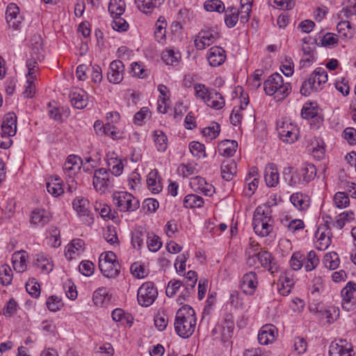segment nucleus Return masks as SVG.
<instances>
[{
  "instance_id": "4468645a",
  "label": "nucleus",
  "mask_w": 356,
  "mask_h": 356,
  "mask_svg": "<svg viewBox=\"0 0 356 356\" xmlns=\"http://www.w3.org/2000/svg\"><path fill=\"white\" fill-rule=\"evenodd\" d=\"M124 65L120 60H115L111 63L109 71L107 73V79L110 83L118 84L123 79Z\"/></svg>"
},
{
  "instance_id": "58836bf2",
  "label": "nucleus",
  "mask_w": 356,
  "mask_h": 356,
  "mask_svg": "<svg viewBox=\"0 0 356 356\" xmlns=\"http://www.w3.org/2000/svg\"><path fill=\"white\" fill-rule=\"evenodd\" d=\"M239 16V11L234 7H228L225 14V23L228 28L234 27L238 20Z\"/></svg>"
},
{
  "instance_id": "ea45409f",
  "label": "nucleus",
  "mask_w": 356,
  "mask_h": 356,
  "mask_svg": "<svg viewBox=\"0 0 356 356\" xmlns=\"http://www.w3.org/2000/svg\"><path fill=\"white\" fill-rule=\"evenodd\" d=\"M147 247L149 251L156 252L160 250L162 246V242L160 238L153 232L146 234Z\"/></svg>"
},
{
  "instance_id": "7ed1b4c3",
  "label": "nucleus",
  "mask_w": 356,
  "mask_h": 356,
  "mask_svg": "<svg viewBox=\"0 0 356 356\" xmlns=\"http://www.w3.org/2000/svg\"><path fill=\"white\" fill-rule=\"evenodd\" d=\"M273 220L269 214V208L265 211L258 207L253 216L252 225L254 232L261 236H268L273 230Z\"/></svg>"
},
{
  "instance_id": "6e6d98bb",
  "label": "nucleus",
  "mask_w": 356,
  "mask_h": 356,
  "mask_svg": "<svg viewBox=\"0 0 356 356\" xmlns=\"http://www.w3.org/2000/svg\"><path fill=\"white\" fill-rule=\"evenodd\" d=\"M356 291V284L349 282L341 290V294L343 300H356L354 298V293Z\"/></svg>"
},
{
  "instance_id": "9b49d317",
  "label": "nucleus",
  "mask_w": 356,
  "mask_h": 356,
  "mask_svg": "<svg viewBox=\"0 0 356 356\" xmlns=\"http://www.w3.org/2000/svg\"><path fill=\"white\" fill-rule=\"evenodd\" d=\"M332 232L327 223L320 225L315 232L316 248L319 250H326L331 244Z\"/></svg>"
},
{
  "instance_id": "c03bdc74",
  "label": "nucleus",
  "mask_w": 356,
  "mask_h": 356,
  "mask_svg": "<svg viewBox=\"0 0 356 356\" xmlns=\"http://www.w3.org/2000/svg\"><path fill=\"white\" fill-rule=\"evenodd\" d=\"M302 176V181L309 183L316 175V167L313 164H305L300 170Z\"/></svg>"
},
{
  "instance_id": "ddd939ff",
  "label": "nucleus",
  "mask_w": 356,
  "mask_h": 356,
  "mask_svg": "<svg viewBox=\"0 0 356 356\" xmlns=\"http://www.w3.org/2000/svg\"><path fill=\"white\" fill-rule=\"evenodd\" d=\"M257 285V275L256 273L253 271L245 273L241 281V289L246 295H253L256 291Z\"/></svg>"
},
{
  "instance_id": "6e6552de",
  "label": "nucleus",
  "mask_w": 356,
  "mask_h": 356,
  "mask_svg": "<svg viewBox=\"0 0 356 356\" xmlns=\"http://www.w3.org/2000/svg\"><path fill=\"white\" fill-rule=\"evenodd\" d=\"M31 58L29 59L26 62V67H28V64L31 63L34 65H36L35 70H38V63L41 62L44 60V51L42 48V39L39 35H34L31 38Z\"/></svg>"
},
{
  "instance_id": "393cba45",
  "label": "nucleus",
  "mask_w": 356,
  "mask_h": 356,
  "mask_svg": "<svg viewBox=\"0 0 356 356\" xmlns=\"http://www.w3.org/2000/svg\"><path fill=\"white\" fill-rule=\"evenodd\" d=\"M81 164H83V161L79 156L73 154L70 155L64 163L63 170L71 177L77 170L80 169Z\"/></svg>"
},
{
  "instance_id": "5701e85b",
  "label": "nucleus",
  "mask_w": 356,
  "mask_h": 356,
  "mask_svg": "<svg viewBox=\"0 0 356 356\" xmlns=\"http://www.w3.org/2000/svg\"><path fill=\"white\" fill-rule=\"evenodd\" d=\"M50 220V213L44 209H36L32 211L31 223L35 226L44 227Z\"/></svg>"
},
{
  "instance_id": "b1692460",
  "label": "nucleus",
  "mask_w": 356,
  "mask_h": 356,
  "mask_svg": "<svg viewBox=\"0 0 356 356\" xmlns=\"http://www.w3.org/2000/svg\"><path fill=\"white\" fill-rule=\"evenodd\" d=\"M264 179L268 187H275L279 182V172L274 163H268L265 168Z\"/></svg>"
},
{
  "instance_id": "f257e3e1",
  "label": "nucleus",
  "mask_w": 356,
  "mask_h": 356,
  "mask_svg": "<svg viewBox=\"0 0 356 356\" xmlns=\"http://www.w3.org/2000/svg\"><path fill=\"white\" fill-rule=\"evenodd\" d=\"M175 330L181 338L187 339L194 332L196 326V317L194 309L189 305L182 306L176 313Z\"/></svg>"
},
{
  "instance_id": "f704fd0d",
  "label": "nucleus",
  "mask_w": 356,
  "mask_h": 356,
  "mask_svg": "<svg viewBox=\"0 0 356 356\" xmlns=\"http://www.w3.org/2000/svg\"><path fill=\"white\" fill-rule=\"evenodd\" d=\"M145 231L142 227H136L131 232V245L140 250L143 246Z\"/></svg>"
},
{
  "instance_id": "0eeeda50",
  "label": "nucleus",
  "mask_w": 356,
  "mask_h": 356,
  "mask_svg": "<svg viewBox=\"0 0 356 356\" xmlns=\"http://www.w3.org/2000/svg\"><path fill=\"white\" fill-rule=\"evenodd\" d=\"M72 207L84 224L90 225L93 223V216L90 209L89 201L86 198L76 197L72 202Z\"/></svg>"
},
{
  "instance_id": "20e7f679",
  "label": "nucleus",
  "mask_w": 356,
  "mask_h": 356,
  "mask_svg": "<svg viewBox=\"0 0 356 356\" xmlns=\"http://www.w3.org/2000/svg\"><path fill=\"white\" fill-rule=\"evenodd\" d=\"M113 201L116 207L122 212L134 211L139 208V201L131 193L118 191L113 194Z\"/></svg>"
},
{
  "instance_id": "bf43d9fd",
  "label": "nucleus",
  "mask_w": 356,
  "mask_h": 356,
  "mask_svg": "<svg viewBox=\"0 0 356 356\" xmlns=\"http://www.w3.org/2000/svg\"><path fill=\"white\" fill-rule=\"evenodd\" d=\"M113 20L111 24L112 28L118 32L126 31L129 28V24L121 17V15L112 16Z\"/></svg>"
},
{
  "instance_id": "a19ab883",
  "label": "nucleus",
  "mask_w": 356,
  "mask_h": 356,
  "mask_svg": "<svg viewBox=\"0 0 356 356\" xmlns=\"http://www.w3.org/2000/svg\"><path fill=\"white\" fill-rule=\"evenodd\" d=\"M126 3L124 0H111L108 11L111 16L122 15L125 11Z\"/></svg>"
},
{
  "instance_id": "e2e57ef3",
  "label": "nucleus",
  "mask_w": 356,
  "mask_h": 356,
  "mask_svg": "<svg viewBox=\"0 0 356 356\" xmlns=\"http://www.w3.org/2000/svg\"><path fill=\"white\" fill-rule=\"evenodd\" d=\"M241 10H238L240 15V21L241 23H246L250 18L252 4L249 1L243 3V0L241 1Z\"/></svg>"
},
{
  "instance_id": "052dcab7",
  "label": "nucleus",
  "mask_w": 356,
  "mask_h": 356,
  "mask_svg": "<svg viewBox=\"0 0 356 356\" xmlns=\"http://www.w3.org/2000/svg\"><path fill=\"white\" fill-rule=\"evenodd\" d=\"M305 259V257L302 253L300 252H294L290 260L291 268L294 270H300L304 265Z\"/></svg>"
},
{
  "instance_id": "3c124183",
  "label": "nucleus",
  "mask_w": 356,
  "mask_h": 356,
  "mask_svg": "<svg viewBox=\"0 0 356 356\" xmlns=\"http://www.w3.org/2000/svg\"><path fill=\"white\" fill-rule=\"evenodd\" d=\"M204 8L208 12L223 13L225 10L224 3L220 0H207L204 3Z\"/></svg>"
},
{
  "instance_id": "13d9d810",
  "label": "nucleus",
  "mask_w": 356,
  "mask_h": 356,
  "mask_svg": "<svg viewBox=\"0 0 356 356\" xmlns=\"http://www.w3.org/2000/svg\"><path fill=\"white\" fill-rule=\"evenodd\" d=\"M334 202L337 207L343 209L349 205L350 198L347 193L337 192L334 196Z\"/></svg>"
},
{
  "instance_id": "dca6fc26",
  "label": "nucleus",
  "mask_w": 356,
  "mask_h": 356,
  "mask_svg": "<svg viewBox=\"0 0 356 356\" xmlns=\"http://www.w3.org/2000/svg\"><path fill=\"white\" fill-rule=\"evenodd\" d=\"M261 266L266 268L271 274L278 270V266L271 253L268 251H261L255 254Z\"/></svg>"
},
{
  "instance_id": "6ab92c4d",
  "label": "nucleus",
  "mask_w": 356,
  "mask_h": 356,
  "mask_svg": "<svg viewBox=\"0 0 356 356\" xmlns=\"http://www.w3.org/2000/svg\"><path fill=\"white\" fill-rule=\"evenodd\" d=\"M36 65L29 63L28 64V74H26L27 81L26 85L25 86V90L23 92L24 97L27 98H31L34 96L35 87L34 81L37 79L35 72Z\"/></svg>"
},
{
  "instance_id": "338daca9",
  "label": "nucleus",
  "mask_w": 356,
  "mask_h": 356,
  "mask_svg": "<svg viewBox=\"0 0 356 356\" xmlns=\"http://www.w3.org/2000/svg\"><path fill=\"white\" fill-rule=\"evenodd\" d=\"M194 90L195 95L204 100L205 103H207V99L209 98V95H210L211 90L208 89L205 85L200 83L195 84L194 86Z\"/></svg>"
},
{
  "instance_id": "49530a36",
  "label": "nucleus",
  "mask_w": 356,
  "mask_h": 356,
  "mask_svg": "<svg viewBox=\"0 0 356 356\" xmlns=\"http://www.w3.org/2000/svg\"><path fill=\"white\" fill-rule=\"evenodd\" d=\"M154 143L159 152H164L167 149V136L161 130H156L154 132Z\"/></svg>"
},
{
  "instance_id": "79ce46f5",
  "label": "nucleus",
  "mask_w": 356,
  "mask_h": 356,
  "mask_svg": "<svg viewBox=\"0 0 356 356\" xmlns=\"http://www.w3.org/2000/svg\"><path fill=\"white\" fill-rule=\"evenodd\" d=\"M203 204V198L196 194H189L184 197V205L186 208H200Z\"/></svg>"
},
{
  "instance_id": "603ef678",
  "label": "nucleus",
  "mask_w": 356,
  "mask_h": 356,
  "mask_svg": "<svg viewBox=\"0 0 356 356\" xmlns=\"http://www.w3.org/2000/svg\"><path fill=\"white\" fill-rule=\"evenodd\" d=\"M59 180L60 179L58 178H56L54 180H51L47 182V191L55 197L59 196L64 192Z\"/></svg>"
},
{
  "instance_id": "2f4dec72",
  "label": "nucleus",
  "mask_w": 356,
  "mask_h": 356,
  "mask_svg": "<svg viewBox=\"0 0 356 356\" xmlns=\"http://www.w3.org/2000/svg\"><path fill=\"white\" fill-rule=\"evenodd\" d=\"M322 89L319 85H316L315 75L312 73L309 79L305 81L300 88V92L304 96H308L312 92H316Z\"/></svg>"
},
{
  "instance_id": "774afa93",
  "label": "nucleus",
  "mask_w": 356,
  "mask_h": 356,
  "mask_svg": "<svg viewBox=\"0 0 356 356\" xmlns=\"http://www.w3.org/2000/svg\"><path fill=\"white\" fill-rule=\"evenodd\" d=\"M168 316L164 314H160L159 313L155 317H154V325L156 327L159 331L164 330L168 325Z\"/></svg>"
},
{
  "instance_id": "7c9ffc66",
  "label": "nucleus",
  "mask_w": 356,
  "mask_h": 356,
  "mask_svg": "<svg viewBox=\"0 0 356 356\" xmlns=\"http://www.w3.org/2000/svg\"><path fill=\"white\" fill-rule=\"evenodd\" d=\"M236 163L233 160L223 161L221 165L222 177L225 181H230L236 175Z\"/></svg>"
},
{
  "instance_id": "72a5a7b5",
  "label": "nucleus",
  "mask_w": 356,
  "mask_h": 356,
  "mask_svg": "<svg viewBox=\"0 0 356 356\" xmlns=\"http://www.w3.org/2000/svg\"><path fill=\"white\" fill-rule=\"evenodd\" d=\"M284 179L291 186L300 184L302 179L300 174L292 167L285 168L283 172Z\"/></svg>"
},
{
  "instance_id": "c9c22d12",
  "label": "nucleus",
  "mask_w": 356,
  "mask_h": 356,
  "mask_svg": "<svg viewBox=\"0 0 356 356\" xmlns=\"http://www.w3.org/2000/svg\"><path fill=\"white\" fill-rule=\"evenodd\" d=\"M238 146L237 142L235 140H225L219 145V151L221 155L226 157L232 156L236 152Z\"/></svg>"
},
{
  "instance_id": "69168bd1",
  "label": "nucleus",
  "mask_w": 356,
  "mask_h": 356,
  "mask_svg": "<svg viewBox=\"0 0 356 356\" xmlns=\"http://www.w3.org/2000/svg\"><path fill=\"white\" fill-rule=\"evenodd\" d=\"M27 292L33 297L37 298L40 294V284L35 281V279H30L26 284Z\"/></svg>"
},
{
  "instance_id": "4be33fe9",
  "label": "nucleus",
  "mask_w": 356,
  "mask_h": 356,
  "mask_svg": "<svg viewBox=\"0 0 356 356\" xmlns=\"http://www.w3.org/2000/svg\"><path fill=\"white\" fill-rule=\"evenodd\" d=\"M1 131L3 137L4 135L13 136L17 131V116L14 113H8L6 115L2 124Z\"/></svg>"
},
{
  "instance_id": "473e14b6",
  "label": "nucleus",
  "mask_w": 356,
  "mask_h": 356,
  "mask_svg": "<svg viewBox=\"0 0 356 356\" xmlns=\"http://www.w3.org/2000/svg\"><path fill=\"white\" fill-rule=\"evenodd\" d=\"M206 104L214 109L219 110L224 106L225 99L221 94L211 89Z\"/></svg>"
},
{
  "instance_id": "bb28decb",
  "label": "nucleus",
  "mask_w": 356,
  "mask_h": 356,
  "mask_svg": "<svg viewBox=\"0 0 356 356\" xmlns=\"http://www.w3.org/2000/svg\"><path fill=\"white\" fill-rule=\"evenodd\" d=\"M27 258V253L24 250L15 252L13 254L12 262L15 271L23 273L26 270Z\"/></svg>"
},
{
  "instance_id": "09e8293b",
  "label": "nucleus",
  "mask_w": 356,
  "mask_h": 356,
  "mask_svg": "<svg viewBox=\"0 0 356 356\" xmlns=\"http://www.w3.org/2000/svg\"><path fill=\"white\" fill-rule=\"evenodd\" d=\"M345 7L340 11L339 15L342 17L349 18L353 15L356 16V0H345Z\"/></svg>"
},
{
  "instance_id": "864d4df0",
  "label": "nucleus",
  "mask_w": 356,
  "mask_h": 356,
  "mask_svg": "<svg viewBox=\"0 0 356 356\" xmlns=\"http://www.w3.org/2000/svg\"><path fill=\"white\" fill-rule=\"evenodd\" d=\"M318 263L319 259H318L315 251L311 250L307 253L304 261L305 268L307 271H311L318 266Z\"/></svg>"
},
{
  "instance_id": "f3484780",
  "label": "nucleus",
  "mask_w": 356,
  "mask_h": 356,
  "mask_svg": "<svg viewBox=\"0 0 356 356\" xmlns=\"http://www.w3.org/2000/svg\"><path fill=\"white\" fill-rule=\"evenodd\" d=\"M226 59L225 51L220 47H211L207 53V60L212 67H218L224 63Z\"/></svg>"
},
{
  "instance_id": "412c9836",
  "label": "nucleus",
  "mask_w": 356,
  "mask_h": 356,
  "mask_svg": "<svg viewBox=\"0 0 356 356\" xmlns=\"http://www.w3.org/2000/svg\"><path fill=\"white\" fill-rule=\"evenodd\" d=\"M19 8L13 3H9L6 8V21L10 26L17 29L22 20V17L19 15Z\"/></svg>"
},
{
  "instance_id": "a878e982",
  "label": "nucleus",
  "mask_w": 356,
  "mask_h": 356,
  "mask_svg": "<svg viewBox=\"0 0 356 356\" xmlns=\"http://www.w3.org/2000/svg\"><path fill=\"white\" fill-rule=\"evenodd\" d=\"M69 98L72 105L77 109H83L88 105V95L85 91H72Z\"/></svg>"
},
{
  "instance_id": "2eb2a0df",
  "label": "nucleus",
  "mask_w": 356,
  "mask_h": 356,
  "mask_svg": "<svg viewBox=\"0 0 356 356\" xmlns=\"http://www.w3.org/2000/svg\"><path fill=\"white\" fill-rule=\"evenodd\" d=\"M190 185L195 191L201 193L207 196H211L215 191L214 187L201 177L197 176L192 178Z\"/></svg>"
},
{
  "instance_id": "de8ad7c7",
  "label": "nucleus",
  "mask_w": 356,
  "mask_h": 356,
  "mask_svg": "<svg viewBox=\"0 0 356 356\" xmlns=\"http://www.w3.org/2000/svg\"><path fill=\"white\" fill-rule=\"evenodd\" d=\"M158 171L156 170H151L147 175V184L149 189L154 193H158L161 191V186L157 183Z\"/></svg>"
},
{
  "instance_id": "680f3d73",
  "label": "nucleus",
  "mask_w": 356,
  "mask_h": 356,
  "mask_svg": "<svg viewBox=\"0 0 356 356\" xmlns=\"http://www.w3.org/2000/svg\"><path fill=\"white\" fill-rule=\"evenodd\" d=\"M180 54L172 49H168L163 52L162 59L167 65H174L178 62Z\"/></svg>"
},
{
  "instance_id": "39448f33",
  "label": "nucleus",
  "mask_w": 356,
  "mask_h": 356,
  "mask_svg": "<svg viewBox=\"0 0 356 356\" xmlns=\"http://www.w3.org/2000/svg\"><path fill=\"white\" fill-rule=\"evenodd\" d=\"M113 177L105 168H99L94 172L92 184L97 191L105 193L106 191L113 188Z\"/></svg>"
},
{
  "instance_id": "f8f14e48",
  "label": "nucleus",
  "mask_w": 356,
  "mask_h": 356,
  "mask_svg": "<svg viewBox=\"0 0 356 356\" xmlns=\"http://www.w3.org/2000/svg\"><path fill=\"white\" fill-rule=\"evenodd\" d=\"M354 350L351 345L346 340L334 341L330 345V356H354Z\"/></svg>"
},
{
  "instance_id": "c85d7f7f",
  "label": "nucleus",
  "mask_w": 356,
  "mask_h": 356,
  "mask_svg": "<svg viewBox=\"0 0 356 356\" xmlns=\"http://www.w3.org/2000/svg\"><path fill=\"white\" fill-rule=\"evenodd\" d=\"M290 201L300 211L306 210L310 204L309 196L302 193H293L290 197Z\"/></svg>"
},
{
  "instance_id": "e433bc0d",
  "label": "nucleus",
  "mask_w": 356,
  "mask_h": 356,
  "mask_svg": "<svg viewBox=\"0 0 356 356\" xmlns=\"http://www.w3.org/2000/svg\"><path fill=\"white\" fill-rule=\"evenodd\" d=\"M84 242L81 239H74L67 245L65 250V256L70 259H72L75 255H78L83 250Z\"/></svg>"
},
{
  "instance_id": "4d7b16f0",
  "label": "nucleus",
  "mask_w": 356,
  "mask_h": 356,
  "mask_svg": "<svg viewBox=\"0 0 356 356\" xmlns=\"http://www.w3.org/2000/svg\"><path fill=\"white\" fill-rule=\"evenodd\" d=\"M220 131V124L213 122L210 126L202 129V134L205 137L209 138L211 140L215 139Z\"/></svg>"
},
{
  "instance_id": "4c0bfd02",
  "label": "nucleus",
  "mask_w": 356,
  "mask_h": 356,
  "mask_svg": "<svg viewBox=\"0 0 356 356\" xmlns=\"http://www.w3.org/2000/svg\"><path fill=\"white\" fill-rule=\"evenodd\" d=\"M35 265L45 273H50L53 270L54 266L50 259L42 253L37 254Z\"/></svg>"
},
{
  "instance_id": "423d86ee",
  "label": "nucleus",
  "mask_w": 356,
  "mask_h": 356,
  "mask_svg": "<svg viewBox=\"0 0 356 356\" xmlns=\"http://www.w3.org/2000/svg\"><path fill=\"white\" fill-rule=\"evenodd\" d=\"M158 296V291L152 282L143 284L138 289L137 300L140 305L149 307L153 304Z\"/></svg>"
},
{
  "instance_id": "f03ea898",
  "label": "nucleus",
  "mask_w": 356,
  "mask_h": 356,
  "mask_svg": "<svg viewBox=\"0 0 356 356\" xmlns=\"http://www.w3.org/2000/svg\"><path fill=\"white\" fill-rule=\"evenodd\" d=\"M264 91L266 95H275L278 100L284 99L291 92L289 83H284L283 77L279 73H274L264 83Z\"/></svg>"
},
{
  "instance_id": "9d476101",
  "label": "nucleus",
  "mask_w": 356,
  "mask_h": 356,
  "mask_svg": "<svg viewBox=\"0 0 356 356\" xmlns=\"http://www.w3.org/2000/svg\"><path fill=\"white\" fill-rule=\"evenodd\" d=\"M218 38L219 34L216 30H202L194 40L195 47L198 50H202L215 42Z\"/></svg>"
},
{
  "instance_id": "aec40b11",
  "label": "nucleus",
  "mask_w": 356,
  "mask_h": 356,
  "mask_svg": "<svg viewBox=\"0 0 356 356\" xmlns=\"http://www.w3.org/2000/svg\"><path fill=\"white\" fill-rule=\"evenodd\" d=\"M277 334L275 326L272 324L264 325L258 334V341L261 345H267L275 340Z\"/></svg>"
},
{
  "instance_id": "8fccbe9b",
  "label": "nucleus",
  "mask_w": 356,
  "mask_h": 356,
  "mask_svg": "<svg viewBox=\"0 0 356 356\" xmlns=\"http://www.w3.org/2000/svg\"><path fill=\"white\" fill-rule=\"evenodd\" d=\"M138 8L145 14L153 12L156 7V0H134Z\"/></svg>"
},
{
  "instance_id": "5fc2aeb1",
  "label": "nucleus",
  "mask_w": 356,
  "mask_h": 356,
  "mask_svg": "<svg viewBox=\"0 0 356 356\" xmlns=\"http://www.w3.org/2000/svg\"><path fill=\"white\" fill-rule=\"evenodd\" d=\"M301 116L307 120L319 118L318 108L316 106H313L312 103L305 104L302 108Z\"/></svg>"
},
{
  "instance_id": "37998d69",
  "label": "nucleus",
  "mask_w": 356,
  "mask_h": 356,
  "mask_svg": "<svg viewBox=\"0 0 356 356\" xmlns=\"http://www.w3.org/2000/svg\"><path fill=\"white\" fill-rule=\"evenodd\" d=\"M323 262L325 266L330 270H334L338 268L340 260L339 255L335 252H327L324 256Z\"/></svg>"
},
{
  "instance_id": "c756f323",
  "label": "nucleus",
  "mask_w": 356,
  "mask_h": 356,
  "mask_svg": "<svg viewBox=\"0 0 356 356\" xmlns=\"http://www.w3.org/2000/svg\"><path fill=\"white\" fill-rule=\"evenodd\" d=\"M107 165L110 168L108 172L111 175L119 176L123 171V163L121 159H119L115 153H112L107 159Z\"/></svg>"
},
{
  "instance_id": "a18cd8bd",
  "label": "nucleus",
  "mask_w": 356,
  "mask_h": 356,
  "mask_svg": "<svg viewBox=\"0 0 356 356\" xmlns=\"http://www.w3.org/2000/svg\"><path fill=\"white\" fill-rule=\"evenodd\" d=\"M13 280V272L10 267L7 264L0 266V283L3 286L11 284Z\"/></svg>"
},
{
  "instance_id": "1a4fd4ad",
  "label": "nucleus",
  "mask_w": 356,
  "mask_h": 356,
  "mask_svg": "<svg viewBox=\"0 0 356 356\" xmlns=\"http://www.w3.org/2000/svg\"><path fill=\"white\" fill-rule=\"evenodd\" d=\"M277 131L280 139L284 143H293L298 139V129L291 122H282V125L278 124Z\"/></svg>"
},
{
  "instance_id": "a211bd4d",
  "label": "nucleus",
  "mask_w": 356,
  "mask_h": 356,
  "mask_svg": "<svg viewBox=\"0 0 356 356\" xmlns=\"http://www.w3.org/2000/svg\"><path fill=\"white\" fill-rule=\"evenodd\" d=\"M234 330V322L231 320L225 319L222 324L216 325L212 331L213 335L220 334V339L223 341H227L232 336Z\"/></svg>"
},
{
  "instance_id": "0e129e2a",
  "label": "nucleus",
  "mask_w": 356,
  "mask_h": 356,
  "mask_svg": "<svg viewBox=\"0 0 356 356\" xmlns=\"http://www.w3.org/2000/svg\"><path fill=\"white\" fill-rule=\"evenodd\" d=\"M189 149L191 154L198 158H200L201 156L204 157L206 155L204 151V145L199 142H191L189 145Z\"/></svg>"
},
{
  "instance_id": "cd10ccee",
  "label": "nucleus",
  "mask_w": 356,
  "mask_h": 356,
  "mask_svg": "<svg viewBox=\"0 0 356 356\" xmlns=\"http://www.w3.org/2000/svg\"><path fill=\"white\" fill-rule=\"evenodd\" d=\"M99 268L102 273L106 277H115L120 273L118 262L109 263L99 261Z\"/></svg>"
}]
</instances>
